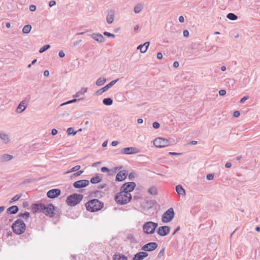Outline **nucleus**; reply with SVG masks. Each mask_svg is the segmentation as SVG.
I'll list each match as a JSON object with an SVG mask.
<instances>
[{
  "mask_svg": "<svg viewBox=\"0 0 260 260\" xmlns=\"http://www.w3.org/2000/svg\"><path fill=\"white\" fill-rule=\"evenodd\" d=\"M135 173L134 172H131L128 175V178L130 180H133L134 178H135Z\"/></svg>",
  "mask_w": 260,
  "mask_h": 260,
  "instance_id": "obj_46",
  "label": "nucleus"
},
{
  "mask_svg": "<svg viewBox=\"0 0 260 260\" xmlns=\"http://www.w3.org/2000/svg\"><path fill=\"white\" fill-rule=\"evenodd\" d=\"M127 240L129 241L131 243H137V240L136 238L134 237L133 235L129 234L127 236Z\"/></svg>",
  "mask_w": 260,
  "mask_h": 260,
  "instance_id": "obj_32",
  "label": "nucleus"
},
{
  "mask_svg": "<svg viewBox=\"0 0 260 260\" xmlns=\"http://www.w3.org/2000/svg\"><path fill=\"white\" fill-rule=\"evenodd\" d=\"M25 104V101L23 100L21 101L16 109V112L18 113H20L24 111L26 108Z\"/></svg>",
  "mask_w": 260,
  "mask_h": 260,
  "instance_id": "obj_21",
  "label": "nucleus"
},
{
  "mask_svg": "<svg viewBox=\"0 0 260 260\" xmlns=\"http://www.w3.org/2000/svg\"><path fill=\"white\" fill-rule=\"evenodd\" d=\"M109 171H110L109 169L106 167H103L101 168V171L103 173L108 172H109Z\"/></svg>",
  "mask_w": 260,
  "mask_h": 260,
  "instance_id": "obj_50",
  "label": "nucleus"
},
{
  "mask_svg": "<svg viewBox=\"0 0 260 260\" xmlns=\"http://www.w3.org/2000/svg\"><path fill=\"white\" fill-rule=\"evenodd\" d=\"M240 115V112L238 111H236L233 113V116L235 117H238Z\"/></svg>",
  "mask_w": 260,
  "mask_h": 260,
  "instance_id": "obj_56",
  "label": "nucleus"
},
{
  "mask_svg": "<svg viewBox=\"0 0 260 260\" xmlns=\"http://www.w3.org/2000/svg\"><path fill=\"white\" fill-rule=\"evenodd\" d=\"M249 99V97L248 96H245L244 97H243L240 100V103L242 104L245 101H246L247 100H248Z\"/></svg>",
  "mask_w": 260,
  "mask_h": 260,
  "instance_id": "obj_48",
  "label": "nucleus"
},
{
  "mask_svg": "<svg viewBox=\"0 0 260 260\" xmlns=\"http://www.w3.org/2000/svg\"><path fill=\"white\" fill-rule=\"evenodd\" d=\"M67 132L68 135H73L74 136L77 134V131L74 132L73 128L69 127L67 129Z\"/></svg>",
  "mask_w": 260,
  "mask_h": 260,
  "instance_id": "obj_36",
  "label": "nucleus"
},
{
  "mask_svg": "<svg viewBox=\"0 0 260 260\" xmlns=\"http://www.w3.org/2000/svg\"><path fill=\"white\" fill-rule=\"evenodd\" d=\"M170 232V228L169 226L164 225L158 228L157 234L161 236L167 235Z\"/></svg>",
  "mask_w": 260,
  "mask_h": 260,
  "instance_id": "obj_14",
  "label": "nucleus"
},
{
  "mask_svg": "<svg viewBox=\"0 0 260 260\" xmlns=\"http://www.w3.org/2000/svg\"><path fill=\"white\" fill-rule=\"evenodd\" d=\"M140 252L142 254V256H143V258L146 257L148 255V253L147 252H146L141 251V252Z\"/></svg>",
  "mask_w": 260,
  "mask_h": 260,
  "instance_id": "obj_51",
  "label": "nucleus"
},
{
  "mask_svg": "<svg viewBox=\"0 0 260 260\" xmlns=\"http://www.w3.org/2000/svg\"><path fill=\"white\" fill-rule=\"evenodd\" d=\"M0 140L4 145H8L11 142L9 134L3 131H0Z\"/></svg>",
  "mask_w": 260,
  "mask_h": 260,
  "instance_id": "obj_11",
  "label": "nucleus"
},
{
  "mask_svg": "<svg viewBox=\"0 0 260 260\" xmlns=\"http://www.w3.org/2000/svg\"><path fill=\"white\" fill-rule=\"evenodd\" d=\"M139 152L138 149L135 147H126L121 150L122 154H132L137 153Z\"/></svg>",
  "mask_w": 260,
  "mask_h": 260,
  "instance_id": "obj_15",
  "label": "nucleus"
},
{
  "mask_svg": "<svg viewBox=\"0 0 260 260\" xmlns=\"http://www.w3.org/2000/svg\"><path fill=\"white\" fill-rule=\"evenodd\" d=\"M49 75V72L48 70H45L44 72V76L45 77H48Z\"/></svg>",
  "mask_w": 260,
  "mask_h": 260,
  "instance_id": "obj_63",
  "label": "nucleus"
},
{
  "mask_svg": "<svg viewBox=\"0 0 260 260\" xmlns=\"http://www.w3.org/2000/svg\"><path fill=\"white\" fill-rule=\"evenodd\" d=\"M104 206V203L98 199H93L90 200L85 204V207L87 211L90 212H95L101 210Z\"/></svg>",
  "mask_w": 260,
  "mask_h": 260,
  "instance_id": "obj_3",
  "label": "nucleus"
},
{
  "mask_svg": "<svg viewBox=\"0 0 260 260\" xmlns=\"http://www.w3.org/2000/svg\"><path fill=\"white\" fill-rule=\"evenodd\" d=\"M214 178V175L212 174H209L207 175L206 178L208 180H211Z\"/></svg>",
  "mask_w": 260,
  "mask_h": 260,
  "instance_id": "obj_47",
  "label": "nucleus"
},
{
  "mask_svg": "<svg viewBox=\"0 0 260 260\" xmlns=\"http://www.w3.org/2000/svg\"><path fill=\"white\" fill-rule=\"evenodd\" d=\"M136 185V183L134 182L125 183L121 187L120 190L127 191V193H130V192L134 189Z\"/></svg>",
  "mask_w": 260,
  "mask_h": 260,
  "instance_id": "obj_9",
  "label": "nucleus"
},
{
  "mask_svg": "<svg viewBox=\"0 0 260 260\" xmlns=\"http://www.w3.org/2000/svg\"><path fill=\"white\" fill-rule=\"evenodd\" d=\"M87 88L86 87H82L81 89L78 92L76 93V94L74 95H73L75 98H79L81 95L84 94L85 92H87Z\"/></svg>",
  "mask_w": 260,
  "mask_h": 260,
  "instance_id": "obj_27",
  "label": "nucleus"
},
{
  "mask_svg": "<svg viewBox=\"0 0 260 260\" xmlns=\"http://www.w3.org/2000/svg\"><path fill=\"white\" fill-rule=\"evenodd\" d=\"M118 79H117L116 80H113L111 82H110L109 84L106 85L105 86L103 87V88L98 90L95 93L97 95H101L104 92L108 90L110 88H111L112 86H113L118 81Z\"/></svg>",
  "mask_w": 260,
  "mask_h": 260,
  "instance_id": "obj_10",
  "label": "nucleus"
},
{
  "mask_svg": "<svg viewBox=\"0 0 260 260\" xmlns=\"http://www.w3.org/2000/svg\"><path fill=\"white\" fill-rule=\"evenodd\" d=\"M157 247V244L155 242H150L144 245L142 247V250L146 251H152L155 250Z\"/></svg>",
  "mask_w": 260,
  "mask_h": 260,
  "instance_id": "obj_12",
  "label": "nucleus"
},
{
  "mask_svg": "<svg viewBox=\"0 0 260 260\" xmlns=\"http://www.w3.org/2000/svg\"><path fill=\"white\" fill-rule=\"evenodd\" d=\"M77 101V100L76 99H74L72 100L67 101V102H65V103H63L60 104V106H63L69 104L74 103H75Z\"/></svg>",
  "mask_w": 260,
  "mask_h": 260,
  "instance_id": "obj_40",
  "label": "nucleus"
},
{
  "mask_svg": "<svg viewBox=\"0 0 260 260\" xmlns=\"http://www.w3.org/2000/svg\"><path fill=\"white\" fill-rule=\"evenodd\" d=\"M103 34L107 36V37H113V38H114L115 35L114 34H111L109 32H107V31H105L104 32Z\"/></svg>",
  "mask_w": 260,
  "mask_h": 260,
  "instance_id": "obj_42",
  "label": "nucleus"
},
{
  "mask_svg": "<svg viewBox=\"0 0 260 260\" xmlns=\"http://www.w3.org/2000/svg\"><path fill=\"white\" fill-rule=\"evenodd\" d=\"M143 259L144 258L140 252L137 253L133 258V260H143Z\"/></svg>",
  "mask_w": 260,
  "mask_h": 260,
  "instance_id": "obj_35",
  "label": "nucleus"
},
{
  "mask_svg": "<svg viewBox=\"0 0 260 260\" xmlns=\"http://www.w3.org/2000/svg\"><path fill=\"white\" fill-rule=\"evenodd\" d=\"M175 216L174 209L170 208L168 209L162 215L161 220L164 223H167L171 221Z\"/></svg>",
  "mask_w": 260,
  "mask_h": 260,
  "instance_id": "obj_7",
  "label": "nucleus"
},
{
  "mask_svg": "<svg viewBox=\"0 0 260 260\" xmlns=\"http://www.w3.org/2000/svg\"><path fill=\"white\" fill-rule=\"evenodd\" d=\"M157 58L159 59H160L162 58V54L161 53L159 52L157 54Z\"/></svg>",
  "mask_w": 260,
  "mask_h": 260,
  "instance_id": "obj_60",
  "label": "nucleus"
},
{
  "mask_svg": "<svg viewBox=\"0 0 260 260\" xmlns=\"http://www.w3.org/2000/svg\"><path fill=\"white\" fill-rule=\"evenodd\" d=\"M148 192L152 195H155L157 194V189L154 186H151L148 189Z\"/></svg>",
  "mask_w": 260,
  "mask_h": 260,
  "instance_id": "obj_34",
  "label": "nucleus"
},
{
  "mask_svg": "<svg viewBox=\"0 0 260 260\" xmlns=\"http://www.w3.org/2000/svg\"><path fill=\"white\" fill-rule=\"evenodd\" d=\"M115 199L117 204L124 205L130 202L132 196L130 193H127V191L120 190L115 196Z\"/></svg>",
  "mask_w": 260,
  "mask_h": 260,
  "instance_id": "obj_2",
  "label": "nucleus"
},
{
  "mask_svg": "<svg viewBox=\"0 0 260 260\" xmlns=\"http://www.w3.org/2000/svg\"><path fill=\"white\" fill-rule=\"evenodd\" d=\"M20 197L21 196L20 195H18V194H17V195L15 196L12 199V201L10 202V203H12V202H15V201L18 200L20 199Z\"/></svg>",
  "mask_w": 260,
  "mask_h": 260,
  "instance_id": "obj_43",
  "label": "nucleus"
},
{
  "mask_svg": "<svg viewBox=\"0 0 260 260\" xmlns=\"http://www.w3.org/2000/svg\"><path fill=\"white\" fill-rule=\"evenodd\" d=\"M226 91L224 89H222V90H220L219 91V94L220 95V96H223V95H225L226 94Z\"/></svg>",
  "mask_w": 260,
  "mask_h": 260,
  "instance_id": "obj_49",
  "label": "nucleus"
},
{
  "mask_svg": "<svg viewBox=\"0 0 260 260\" xmlns=\"http://www.w3.org/2000/svg\"><path fill=\"white\" fill-rule=\"evenodd\" d=\"M102 181V178L99 174H96L95 176L92 177L90 179V182L93 184H96Z\"/></svg>",
  "mask_w": 260,
  "mask_h": 260,
  "instance_id": "obj_25",
  "label": "nucleus"
},
{
  "mask_svg": "<svg viewBox=\"0 0 260 260\" xmlns=\"http://www.w3.org/2000/svg\"><path fill=\"white\" fill-rule=\"evenodd\" d=\"M179 66V62L178 61H174L173 63V67L175 68H178Z\"/></svg>",
  "mask_w": 260,
  "mask_h": 260,
  "instance_id": "obj_61",
  "label": "nucleus"
},
{
  "mask_svg": "<svg viewBox=\"0 0 260 260\" xmlns=\"http://www.w3.org/2000/svg\"><path fill=\"white\" fill-rule=\"evenodd\" d=\"M153 127L155 129L158 128L160 127V124L157 122H154L153 123Z\"/></svg>",
  "mask_w": 260,
  "mask_h": 260,
  "instance_id": "obj_45",
  "label": "nucleus"
},
{
  "mask_svg": "<svg viewBox=\"0 0 260 260\" xmlns=\"http://www.w3.org/2000/svg\"><path fill=\"white\" fill-rule=\"evenodd\" d=\"M50 48V46L49 45H44L43 47H42V48H41L40 49L39 52L43 53V52H45V51H46L47 50H48V49H49Z\"/></svg>",
  "mask_w": 260,
  "mask_h": 260,
  "instance_id": "obj_38",
  "label": "nucleus"
},
{
  "mask_svg": "<svg viewBox=\"0 0 260 260\" xmlns=\"http://www.w3.org/2000/svg\"><path fill=\"white\" fill-rule=\"evenodd\" d=\"M114 260H127L126 256L121 254H116L114 255Z\"/></svg>",
  "mask_w": 260,
  "mask_h": 260,
  "instance_id": "obj_26",
  "label": "nucleus"
},
{
  "mask_svg": "<svg viewBox=\"0 0 260 260\" xmlns=\"http://www.w3.org/2000/svg\"><path fill=\"white\" fill-rule=\"evenodd\" d=\"M164 252H165V248H163L158 253L157 255L158 258H160L161 256H162L164 255Z\"/></svg>",
  "mask_w": 260,
  "mask_h": 260,
  "instance_id": "obj_44",
  "label": "nucleus"
},
{
  "mask_svg": "<svg viewBox=\"0 0 260 260\" xmlns=\"http://www.w3.org/2000/svg\"><path fill=\"white\" fill-rule=\"evenodd\" d=\"M12 228L14 233L20 235L24 232L26 225L23 220L18 219L12 224Z\"/></svg>",
  "mask_w": 260,
  "mask_h": 260,
  "instance_id": "obj_4",
  "label": "nucleus"
},
{
  "mask_svg": "<svg viewBox=\"0 0 260 260\" xmlns=\"http://www.w3.org/2000/svg\"><path fill=\"white\" fill-rule=\"evenodd\" d=\"M158 226V224L152 221H147L143 225V231L146 234H153L155 232V229Z\"/></svg>",
  "mask_w": 260,
  "mask_h": 260,
  "instance_id": "obj_6",
  "label": "nucleus"
},
{
  "mask_svg": "<svg viewBox=\"0 0 260 260\" xmlns=\"http://www.w3.org/2000/svg\"><path fill=\"white\" fill-rule=\"evenodd\" d=\"M176 191L180 195H185V190L180 185H178L176 186Z\"/></svg>",
  "mask_w": 260,
  "mask_h": 260,
  "instance_id": "obj_24",
  "label": "nucleus"
},
{
  "mask_svg": "<svg viewBox=\"0 0 260 260\" xmlns=\"http://www.w3.org/2000/svg\"><path fill=\"white\" fill-rule=\"evenodd\" d=\"M179 21L180 22V23H183L184 22V18L183 16H180L179 17Z\"/></svg>",
  "mask_w": 260,
  "mask_h": 260,
  "instance_id": "obj_58",
  "label": "nucleus"
},
{
  "mask_svg": "<svg viewBox=\"0 0 260 260\" xmlns=\"http://www.w3.org/2000/svg\"><path fill=\"white\" fill-rule=\"evenodd\" d=\"M232 166V164L230 162H226L225 165V167L226 168H230Z\"/></svg>",
  "mask_w": 260,
  "mask_h": 260,
  "instance_id": "obj_62",
  "label": "nucleus"
},
{
  "mask_svg": "<svg viewBox=\"0 0 260 260\" xmlns=\"http://www.w3.org/2000/svg\"><path fill=\"white\" fill-rule=\"evenodd\" d=\"M36 9V7L35 5H31L29 6V10L30 11H35Z\"/></svg>",
  "mask_w": 260,
  "mask_h": 260,
  "instance_id": "obj_54",
  "label": "nucleus"
},
{
  "mask_svg": "<svg viewBox=\"0 0 260 260\" xmlns=\"http://www.w3.org/2000/svg\"><path fill=\"white\" fill-rule=\"evenodd\" d=\"M81 168V166L79 165L75 166V167L71 168L70 170H68L66 172V174H69L72 172H76L78 171Z\"/></svg>",
  "mask_w": 260,
  "mask_h": 260,
  "instance_id": "obj_31",
  "label": "nucleus"
},
{
  "mask_svg": "<svg viewBox=\"0 0 260 260\" xmlns=\"http://www.w3.org/2000/svg\"><path fill=\"white\" fill-rule=\"evenodd\" d=\"M183 36L184 37H188L189 36V31L187 30H184L183 32Z\"/></svg>",
  "mask_w": 260,
  "mask_h": 260,
  "instance_id": "obj_52",
  "label": "nucleus"
},
{
  "mask_svg": "<svg viewBox=\"0 0 260 260\" xmlns=\"http://www.w3.org/2000/svg\"><path fill=\"white\" fill-rule=\"evenodd\" d=\"M226 17L231 20H236L238 19L237 16H236L235 14L232 13H229L227 15Z\"/></svg>",
  "mask_w": 260,
  "mask_h": 260,
  "instance_id": "obj_33",
  "label": "nucleus"
},
{
  "mask_svg": "<svg viewBox=\"0 0 260 260\" xmlns=\"http://www.w3.org/2000/svg\"><path fill=\"white\" fill-rule=\"evenodd\" d=\"M150 42H146L143 45H140L138 46L137 49H139L141 53H145L147 50L149 46Z\"/></svg>",
  "mask_w": 260,
  "mask_h": 260,
  "instance_id": "obj_22",
  "label": "nucleus"
},
{
  "mask_svg": "<svg viewBox=\"0 0 260 260\" xmlns=\"http://www.w3.org/2000/svg\"><path fill=\"white\" fill-rule=\"evenodd\" d=\"M114 14L115 13L113 10H110L108 12V14L106 17V21L108 24H111L113 23Z\"/></svg>",
  "mask_w": 260,
  "mask_h": 260,
  "instance_id": "obj_20",
  "label": "nucleus"
},
{
  "mask_svg": "<svg viewBox=\"0 0 260 260\" xmlns=\"http://www.w3.org/2000/svg\"><path fill=\"white\" fill-rule=\"evenodd\" d=\"M18 210L19 208L18 206L14 205L8 208L7 209V212L10 213V214H14L17 213Z\"/></svg>",
  "mask_w": 260,
  "mask_h": 260,
  "instance_id": "obj_23",
  "label": "nucleus"
},
{
  "mask_svg": "<svg viewBox=\"0 0 260 260\" xmlns=\"http://www.w3.org/2000/svg\"><path fill=\"white\" fill-rule=\"evenodd\" d=\"M106 184L105 183L103 184L99 185L98 186V189H103V188H105L106 187Z\"/></svg>",
  "mask_w": 260,
  "mask_h": 260,
  "instance_id": "obj_57",
  "label": "nucleus"
},
{
  "mask_svg": "<svg viewBox=\"0 0 260 260\" xmlns=\"http://www.w3.org/2000/svg\"><path fill=\"white\" fill-rule=\"evenodd\" d=\"M106 81V79L104 77L99 78L96 81V85L98 86L103 85Z\"/></svg>",
  "mask_w": 260,
  "mask_h": 260,
  "instance_id": "obj_28",
  "label": "nucleus"
},
{
  "mask_svg": "<svg viewBox=\"0 0 260 260\" xmlns=\"http://www.w3.org/2000/svg\"><path fill=\"white\" fill-rule=\"evenodd\" d=\"M84 172V171L83 170H80V171H79L78 172H76L75 173H74L72 176H71V178L73 177H77V176H79L80 175H81Z\"/></svg>",
  "mask_w": 260,
  "mask_h": 260,
  "instance_id": "obj_41",
  "label": "nucleus"
},
{
  "mask_svg": "<svg viewBox=\"0 0 260 260\" xmlns=\"http://www.w3.org/2000/svg\"><path fill=\"white\" fill-rule=\"evenodd\" d=\"M19 216L20 217L28 219L29 217V213L27 212H25L24 213L19 214Z\"/></svg>",
  "mask_w": 260,
  "mask_h": 260,
  "instance_id": "obj_39",
  "label": "nucleus"
},
{
  "mask_svg": "<svg viewBox=\"0 0 260 260\" xmlns=\"http://www.w3.org/2000/svg\"><path fill=\"white\" fill-rule=\"evenodd\" d=\"M153 144L156 147H164L170 145L171 142L167 139L157 138L153 141Z\"/></svg>",
  "mask_w": 260,
  "mask_h": 260,
  "instance_id": "obj_8",
  "label": "nucleus"
},
{
  "mask_svg": "<svg viewBox=\"0 0 260 260\" xmlns=\"http://www.w3.org/2000/svg\"><path fill=\"white\" fill-rule=\"evenodd\" d=\"M89 184V181L88 180H80L75 182L73 186L76 188H80L87 186Z\"/></svg>",
  "mask_w": 260,
  "mask_h": 260,
  "instance_id": "obj_13",
  "label": "nucleus"
},
{
  "mask_svg": "<svg viewBox=\"0 0 260 260\" xmlns=\"http://www.w3.org/2000/svg\"><path fill=\"white\" fill-rule=\"evenodd\" d=\"M60 192L59 189H52L48 191L47 195L49 198L53 199L59 196Z\"/></svg>",
  "mask_w": 260,
  "mask_h": 260,
  "instance_id": "obj_16",
  "label": "nucleus"
},
{
  "mask_svg": "<svg viewBox=\"0 0 260 260\" xmlns=\"http://www.w3.org/2000/svg\"><path fill=\"white\" fill-rule=\"evenodd\" d=\"M57 133V130L55 129V128H53L52 129L51 131V134L53 135V136H54L55 135H56Z\"/></svg>",
  "mask_w": 260,
  "mask_h": 260,
  "instance_id": "obj_59",
  "label": "nucleus"
},
{
  "mask_svg": "<svg viewBox=\"0 0 260 260\" xmlns=\"http://www.w3.org/2000/svg\"><path fill=\"white\" fill-rule=\"evenodd\" d=\"M103 103L104 105L106 106H110L113 103V100L111 98H107L103 100Z\"/></svg>",
  "mask_w": 260,
  "mask_h": 260,
  "instance_id": "obj_29",
  "label": "nucleus"
},
{
  "mask_svg": "<svg viewBox=\"0 0 260 260\" xmlns=\"http://www.w3.org/2000/svg\"><path fill=\"white\" fill-rule=\"evenodd\" d=\"M13 158V155L8 154H3L0 155V162H7L11 160Z\"/></svg>",
  "mask_w": 260,
  "mask_h": 260,
  "instance_id": "obj_19",
  "label": "nucleus"
},
{
  "mask_svg": "<svg viewBox=\"0 0 260 260\" xmlns=\"http://www.w3.org/2000/svg\"><path fill=\"white\" fill-rule=\"evenodd\" d=\"M31 29V26L29 24L25 25L22 28V32L24 34H28Z\"/></svg>",
  "mask_w": 260,
  "mask_h": 260,
  "instance_id": "obj_30",
  "label": "nucleus"
},
{
  "mask_svg": "<svg viewBox=\"0 0 260 260\" xmlns=\"http://www.w3.org/2000/svg\"><path fill=\"white\" fill-rule=\"evenodd\" d=\"M32 209L35 213L42 212L46 216L52 217L54 215L55 207L51 204L45 206L44 204H34Z\"/></svg>",
  "mask_w": 260,
  "mask_h": 260,
  "instance_id": "obj_1",
  "label": "nucleus"
},
{
  "mask_svg": "<svg viewBox=\"0 0 260 260\" xmlns=\"http://www.w3.org/2000/svg\"><path fill=\"white\" fill-rule=\"evenodd\" d=\"M127 175V171L126 170H122L119 171L116 175V181H123Z\"/></svg>",
  "mask_w": 260,
  "mask_h": 260,
  "instance_id": "obj_17",
  "label": "nucleus"
},
{
  "mask_svg": "<svg viewBox=\"0 0 260 260\" xmlns=\"http://www.w3.org/2000/svg\"><path fill=\"white\" fill-rule=\"evenodd\" d=\"M142 9V6L141 5H138L134 8V12L135 13H140Z\"/></svg>",
  "mask_w": 260,
  "mask_h": 260,
  "instance_id": "obj_37",
  "label": "nucleus"
},
{
  "mask_svg": "<svg viewBox=\"0 0 260 260\" xmlns=\"http://www.w3.org/2000/svg\"><path fill=\"white\" fill-rule=\"evenodd\" d=\"M58 55L60 57L63 58L64 57L65 54L62 51H60L59 52Z\"/></svg>",
  "mask_w": 260,
  "mask_h": 260,
  "instance_id": "obj_55",
  "label": "nucleus"
},
{
  "mask_svg": "<svg viewBox=\"0 0 260 260\" xmlns=\"http://www.w3.org/2000/svg\"><path fill=\"white\" fill-rule=\"evenodd\" d=\"M91 37L94 40L100 43H103L105 41V39L104 37L99 33H93L91 35Z\"/></svg>",
  "mask_w": 260,
  "mask_h": 260,
  "instance_id": "obj_18",
  "label": "nucleus"
},
{
  "mask_svg": "<svg viewBox=\"0 0 260 260\" xmlns=\"http://www.w3.org/2000/svg\"><path fill=\"white\" fill-rule=\"evenodd\" d=\"M118 142L116 141H114L112 142L111 145L113 146H116L118 144Z\"/></svg>",
  "mask_w": 260,
  "mask_h": 260,
  "instance_id": "obj_64",
  "label": "nucleus"
},
{
  "mask_svg": "<svg viewBox=\"0 0 260 260\" xmlns=\"http://www.w3.org/2000/svg\"><path fill=\"white\" fill-rule=\"evenodd\" d=\"M56 5V2L55 1H51L49 3V6L50 7H52Z\"/></svg>",
  "mask_w": 260,
  "mask_h": 260,
  "instance_id": "obj_53",
  "label": "nucleus"
},
{
  "mask_svg": "<svg viewBox=\"0 0 260 260\" xmlns=\"http://www.w3.org/2000/svg\"><path fill=\"white\" fill-rule=\"evenodd\" d=\"M83 196L81 194L73 193L68 197L66 202L71 206H74L79 204L82 200Z\"/></svg>",
  "mask_w": 260,
  "mask_h": 260,
  "instance_id": "obj_5",
  "label": "nucleus"
}]
</instances>
